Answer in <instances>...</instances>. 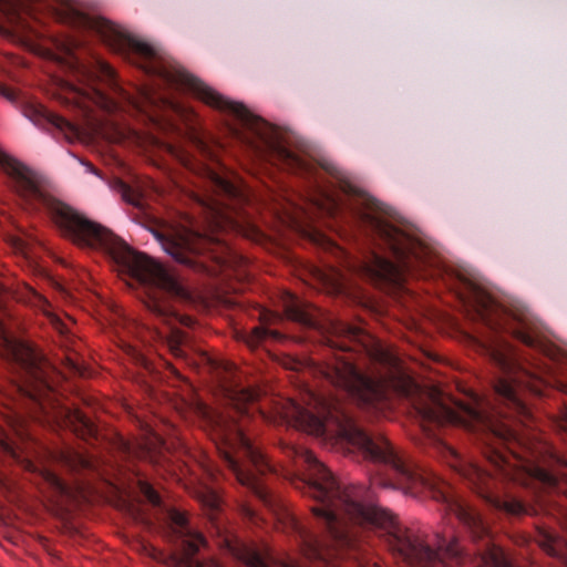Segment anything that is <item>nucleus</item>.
<instances>
[{
	"label": "nucleus",
	"instance_id": "f257e3e1",
	"mask_svg": "<svg viewBox=\"0 0 567 567\" xmlns=\"http://www.w3.org/2000/svg\"><path fill=\"white\" fill-rule=\"evenodd\" d=\"M468 307L474 320L482 322L489 336L477 340L482 352L496 369L492 379L493 401L471 392L468 401H458V426L483 432L508 443L511 455L491 449L486 458L494 473L468 461L458 452V475L493 508L513 517L540 512L560 519L567 517V458L550 447L536 453L524 442L518 430L505 422L532 417L524 392L543 394L544 381L518 361L512 344L501 337L508 333L525 346L551 358L554 346L543 324L526 309L507 310L487 292H470Z\"/></svg>",
	"mask_w": 567,
	"mask_h": 567
},
{
	"label": "nucleus",
	"instance_id": "f03ea898",
	"mask_svg": "<svg viewBox=\"0 0 567 567\" xmlns=\"http://www.w3.org/2000/svg\"><path fill=\"white\" fill-rule=\"evenodd\" d=\"M0 168L8 186L23 206L32 212L45 210L59 234L82 248L105 251L120 270L148 290L146 308L163 321L193 327L194 318L176 312L159 295L183 301L192 299L190 291L167 267L145 254L132 249L125 241L102 225L91 220L66 203L52 196L47 182L30 167L0 150Z\"/></svg>",
	"mask_w": 567,
	"mask_h": 567
},
{
	"label": "nucleus",
	"instance_id": "7ed1b4c3",
	"mask_svg": "<svg viewBox=\"0 0 567 567\" xmlns=\"http://www.w3.org/2000/svg\"><path fill=\"white\" fill-rule=\"evenodd\" d=\"M0 14L21 37L38 35L32 22L51 18L80 32L99 37L113 51L127 55L145 73L158 79V51L127 34L111 21L92 17L71 0H0Z\"/></svg>",
	"mask_w": 567,
	"mask_h": 567
},
{
	"label": "nucleus",
	"instance_id": "20e7f679",
	"mask_svg": "<svg viewBox=\"0 0 567 567\" xmlns=\"http://www.w3.org/2000/svg\"><path fill=\"white\" fill-rule=\"evenodd\" d=\"M0 352L9 374L6 384L0 385V400L6 401L2 405L11 413L8 422L13 425L22 410L32 414L37 408L49 416L54 408L55 369L33 346L4 332Z\"/></svg>",
	"mask_w": 567,
	"mask_h": 567
},
{
	"label": "nucleus",
	"instance_id": "39448f33",
	"mask_svg": "<svg viewBox=\"0 0 567 567\" xmlns=\"http://www.w3.org/2000/svg\"><path fill=\"white\" fill-rule=\"evenodd\" d=\"M205 423L220 458L236 481L249 488L266 507L277 514L280 509L279 502L260 478L271 471V465L252 445L244 426L230 415H217Z\"/></svg>",
	"mask_w": 567,
	"mask_h": 567
},
{
	"label": "nucleus",
	"instance_id": "423d86ee",
	"mask_svg": "<svg viewBox=\"0 0 567 567\" xmlns=\"http://www.w3.org/2000/svg\"><path fill=\"white\" fill-rule=\"evenodd\" d=\"M287 367L297 371L309 370L313 377L322 378L365 408L378 409L385 399L383 380L364 374L350 358L336 355L326 362H316L312 359H289Z\"/></svg>",
	"mask_w": 567,
	"mask_h": 567
},
{
	"label": "nucleus",
	"instance_id": "0eeeda50",
	"mask_svg": "<svg viewBox=\"0 0 567 567\" xmlns=\"http://www.w3.org/2000/svg\"><path fill=\"white\" fill-rule=\"evenodd\" d=\"M284 310L290 320L307 328L323 330L326 341L332 349L343 352L354 350V347L347 343L349 341L354 343L355 347L368 350L367 339L370 337L362 328L338 319H328L323 326L319 310L300 300L297 296L286 295Z\"/></svg>",
	"mask_w": 567,
	"mask_h": 567
},
{
	"label": "nucleus",
	"instance_id": "6e6552de",
	"mask_svg": "<svg viewBox=\"0 0 567 567\" xmlns=\"http://www.w3.org/2000/svg\"><path fill=\"white\" fill-rule=\"evenodd\" d=\"M206 178V193L197 196V202L212 228H221L233 221V208L226 200L244 199L243 189L228 177L202 165L198 167Z\"/></svg>",
	"mask_w": 567,
	"mask_h": 567
},
{
	"label": "nucleus",
	"instance_id": "1a4fd4ad",
	"mask_svg": "<svg viewBox=\"0 0 567 567\" xmlns=\"http://www.w3.org/2000/svg\"><path fill=\"white\" fill-rule=\"evenodd\" d=\"M162 248L176 261L199 272L214 275L216 269L206 265L204 249L210 243L198 233L153 230Z\"/></svg>",
	"mask_w": 567,
	"mask_h": 567
},
{
	"label": "nucleus",
	"instance_id": "9d476101",
	"mask_svg": "<svg viewBox=\"0 0 567 567\" xmlns=\"http://www.w3.org/2000/svg\"><path fill=\"white\" fill-rule=\"evenodd\" d=\"M167 516L175 535L182 543L181 566L205 567L204 563L195 557L200 547L206 545L204 536L189 526L184 513L173 508L168 511Z\"/></svg>",
	"mask_w": 567,
	"mask_h": 567
},
{
	"label": "nucleus",
	"instance_id": "9b49d317",
	"mask_svg": "<svg viewBox=\"0 0 567 567\" xmlns=\"http://www.w3.org/2000/svg\"><path fill=\"white\" fill-rule=\"evenodd\" d=\"M21 112L34 125L43 130H58L66 137L78 134V130L69 120L49 111L34 100L23 99L20 102Z\"/></svg>",
	"mask_w": 567,
	"mask_h": 567
},
{
	"label": "nucleus",
	"instance_id": "f8f14e48",
	"mask_svg": "<svg viewBox=\"0 0 567 567\" xmlns=\"http://www.w3.org/2000/svg\"><path fill=\"white\" fill-rule=\"evenodd\" d=\"M258 398L259 393L257 390L243 388L234 393V406L231 409L225 412H216L205 409V422H210L212 419L217 415H230L238 424H241L245 427V422L250 417V409L258 410V406H255Z\"/></svg>",
	"mask_w": 567,
	"mask_h": 567
},
{
	"label": "nucleus",
	"instance_id": "ddd939ff",
	"mask_svg": "<svg viewBox=\"0 0 567 567\" xmlns=\"http://www.w3.org/2000/svg\"><path fill=\"white\" fill-rule=\"evenodd\" d=\"M123 99L134 110L147 115L159 103L169 104L172 107H175L173 102L162 96L153 86L137 87L134 94L123 92Z\"/></svg>",
	"mask_w": 567,
	"mask_h": 567
},
{
	"label": "nucleus",
	"instance_id": "4468645a",
	"mask_svg": "<svg viewBox=\"0 0 567 567\" xmlns=\"http://www.w3.org/2000/svg\"><path fill=\"white\" fill-rule=\"evenodd\" d=\"M537 543L543 550L559 558L567 567V536H560L551 528L538 527Z\"/></svg>",
	"mask_w": 567,
	"mask_h": 567
},
{
	"label": "nucleus",
	"instance_id": "2eb2a0df",
	"mask_svg": "<svg viewBox=\"0 0 567 567\" xmlns=\"http://www.w3.org/2000/svg\"><path fill=\"white\" fill-rule=\"evenodd\" d=\"M63 421L78 436L82 439H90L97 436V427L92 420L81 410L65 409L61 412Z\"/></svg>",
	"mask_w": 567,
	"mask_h": 567
},
{
	"label": "nucleus",
	"instance_id": "dca6fc26",
	"mask_svg": "<svg viewBox=\"0 0 567 567\" xmlns=\"http://www.w3.org/2000/svg\"><path fill=\"white\" fill-rule=\"evenodd\" d=\"M80 76L87 85H94L96 82H106L110 85L116 84V74L114 69L105 61L96 58L90 66H80Z\"/></svg>",
	"mask_w": 567,
	"mask_h": 567
},
{
	"label": "nucleus",
	"instance_id": "f3484780",
	"mask_svg": "<svg viewBox=\"0 0 567 567\" xmlns=\"http://www.w3.org/2000/svg\"><path fill=\"white\" fill-rule=\"evenodd\" d=\"M58 463L71 473H81L83 471H92L95 467L94 460L81 452L72 449H64L56 454Z\"/></svg>",
	"mask_w": 567,
	"mask_h": 567
},
{
	"label": "nucleus",
	"instance_id": "a211bd4d",
	"mask_svg": "<svg viewBox=\"0 0 567 567\" xmlns=\"http://www.w3.org/2000/svg\"><path fill=\"white\" fill-rule=\"evenodd\" d=\"M53 324L61 336V344L65 348V362L70 371L82 374L81 364L79 360L78 350L75 349L78 341L74 336L71 334L65 324L58 318L53 319Z\"/></svg>",
	"mask_w": 567,
	"mask_h": 567
},
{
	"label": "nucleus",
	"instance_id": "6ab92c4d",
	"mask_svg": "<svg viewBox=\"0 0 567 567\" xmlns=\"http://www.w3.org/2000/svg\"><path fill=\"white\" fill-rule=\"evenodd\" d=\"M167 346L176 358H186V348L189 346V336L173 326L167 336Z\"/></svg>",
	"mask_w": 567,
	"mask_h": 567
},
{
	"label": "nucleus",
	"instance_id": "aec40b11",
	"mask_svg": "<svg viewBox=\"0 0 567 567\" xmlns=\"http://www.w3.org/2000/svg\"><path fill=\"white\" fill-rule=\"evenodd\" d=\"M41 475L48 485V487L53 493V497H72L73 491L71 486L65 483L59 475L50 470H43Z\"/></svg>",
	"mask_w": 567,
	"mask_h": 567
},
{
	"label": "nucleus",
	"instance_id": "412c9836",
	"mask_svg": "<svg viewBox=\"0 0 567 567\" xmlns=\"http://www.w3.org/2000/svg\"><path fill=\"white\" fill-rule=\"evenodd\" d=\"M0 456H8L13 461L23 464L29 471L37 470L35 465L31 461L22 458L14 445L4 439H0Z\"/></svg>",
	"mask_w": 567,
	"mask_h": 567
},
{
	"label": "nucleus",
	"instance_id": "4be33fe9",
	"mask_svg": "<svg viewBox=\"0 0 567 567\" xmlns=\"http://www.w3.org/2000/svg\"><path fill=\"white\" fill-rule=\"evenodd\" d=\"M197 497L203 506H205L210 512L209 515L212 517L220 507V498L218 494L212 488L204 487L203 489L198 491Z\"/></svg>",
	"mask_w": 567,
	"mask_h": 567
},
{
	"label": "nucleus",
	"instance_id": "5701e85b",
	"mask_svg": "<svg viewBox=\"0 0 567 567\" xmlns=\"http://www.w3.org/2000/svg\"><path fill=\"white\" fill-rule=\"evenodd\" d=\"M218 248L221 250L220 254L210 250V259L215 261L216 266L220 269V271H224L225 269L231 267L233 259L235 256L230 251L229 247L217 243Z\"/></svg>",
	"mask_w": 567,
	"mask_h": 567
},
{
	"label": "nucleus",
	"instance_id": "b1692460",
	"mask_svg": "<svg viewBox=\"0 0 567 567\" xmlns=\"http://www.w3.org/2000/svg\"><path fill=\"white\" fill-rule=\"evenodd\" d=\"M19 299L43 311H45V308L49 306L48 300L43 296H41L33 288L28 286L24 287Z\"/></svg>",
	"mask_w": 567,
	"mask_h": 567
},
{
	"label": "nucleus",
	"instance_id": "393cba45",
	"mask_svg": "<svg viewBox=\"0 0 567 567\" xmlns=\"http://www.w3.org/2000/svg\"><path fill=\"white\" fill-rule=\"evenodd\" d=\"M117 449L118 452L122 454L123 457H133L137 454H143L144 456H150L151 458L154 457L153 451L150 447L145 449H137V446L131 444L130 442L125 441L124 439H118L117 441Z\"/></svg>",
	"mask_w": 567,
	"mask_h": 567
},
{
	"label": "nucleus",
	"instance_id": "a878e982",
	"mask_svg": "<svg viewBox=\"0 0 567 567\" xmlns=\"http://www.w3.org/2000/svg\"><path fill=\"white\" fill-rule=\"evenodd\" d=\"M250 338L251 343L257 344L258 342H261L267 339L279 340L281 338V334L276 330H272L268 327L260 324L252 329Z\"/></svg>",
	"mask_w": 567,
	"mask_h": 567
},
{
	"label": "nucleus",
	"instance_id": "bb28decb",
	"mask_svg": "<svg viewBox=\"0 0 567 567\" xmlns=\"http://www.w3.org/2000/svg\"><path fill=\"white\" fill-rule=\"evenodd\" d=\"M240 559H243L250 567H264L261 556L255 550L245 549V553L240 555Z\"/></svg>",
	"mask_w": 567,
	"mask_h": 567
},
{
	"label": "nucleus",
	"instance_id": "cd10ccee",
	"mask_svg": "<svg viewBox=\"0 0 567 567\" xmlns=\"http://www.w3.org/2000/svg\"><path fill=\"white\" fill-rule=\"evenodd\" d=\"M123 197L124 199L137 207V208H142L143 207V202H142V197L140 194H137L136 192H134L131 187L124 185V188H123Z\"/></svg>",
	"mask_w": 567,
	"mask_h": 567
},
{
	"label": "nucleus",
	"instance_id": "c85d7f7f",
	"mask_svg": "<svg viewBox=\"0 0 567 567\" xmlns=\"http://www.w3.org/2000/svg\"><path fill=\"white\" fill-rule=\"evenodd\" d=\"M85 44V40L78 37H70L64 43H62V49L65 53L71 54L73 50L79 49Z\"/></svg>",
	"mask_w": 567,
	"mask_h": 567
},
{
	"label": "nucleus",
	"instance_id": "c756f323",
	"mask_svg": "<svg viewBox=\"0 0 567 567\" xmlns=\"http://www.w3.org/2000/svg\"><path fill=\"white\" fill-rule=\"evenodd\" d=\"M143 491L151 504H153L154 506L161 505V496L153 487H151L150 485H145Z\"/></svg>",
	"mask_w": 567,
	"mask_h": 567
},
{
	"label": "nucleus",
	"instance_id": "7c9ffc66",
	"mask_svg": "<svg viewBox=\"0 0 567 567\" xmlns=\"http://www.w3.org/2000/svg\"><path fill=\"white\" fill-rule=\"evenodd\" d=\"M0 93L11 102H19V93L9 87H2Z\"/></svg>",
	"mask_w": 567,
	"mask_h": 567
},
{
	"label": "nucleus",
	"instance_id": "2f4dec72",
	"mask_svg": "<svg viewBox=\"0 0 567 567\" xmlns=\"http://www.w3.org/2000/svg\"><path fill=\"white\" fill-rule=\"evenodd\" d=\"M181 162L183 163L184 166L188 167L189 169H196L195 164L193 163L188 155L182 154Z\"/></svg>",
	"mask_w": 567,
	"mask_h": 567
},
{
	"label": "nucleus",
	"instance_id": "473e14b6",
	"mask_svg": "<svg viewBox=\"0 0 567 567\" xmlns=\"http://www.w3.org/2000/svg\"><path fill=\"white\" fill-rule=\"evenodd\" d=\"M559 429L567 434V413L565 419L558 423Z\"/></svg>",
	"mask_w": 567,
	"mask_h": 567
},
{
	"label": "nucleus",
	"instance_id": "72a5a7b5",
	"mask_svg": "<svg viewBox=\"0 0 567 567\" xmlns=\"http://www.w3.org/2000/svg\"><path fill=\"white\" fill-rule=\"evenodd\" d=\"M86 167H87V172H91V173H94V174H96V173H97V172H96V169L94 168V166H93L92 164L87 163V164H86Z\"/></svg>",
	"mask_w": 567,
	"mask_h": 567
},
{
	"label": "nucleus",
	"instance_id": "f704fd0d",
	"mask_svg": "<svg viewBox=\"0 0 567 567\" xmlns=\"http://www.w3.org/2000/svg\"><path fill=\"white\" fill-rule=\"evenodd\" d=\"M247 515L250 517V518H254L255 516V513L251 511V509H247Z\"/></svg>",
	"mask_w": 567,
	"mask_h": 567
},
{
	"label": "nucleus",
	"instance_id": "c9c22d12",
	"mask_svg": "<svg viewBox=\"0 0 567 567\" xmlns=\"http://www.w3.org/2000/svg\"><path fill=\"white\" fill-rule=\"evenodd\" d=\"M207 361L210 362L213 368H217V363H215L213 360H210V358H207Z\"/></svg>",
	"mask_w": 567,
	"mask_h": 567
},
{
	"label": "nucleus",
	"instance_id": "e433bc0d",
	"mask_svg": "<svg viewBox=\"0 0 567 567\" xmlns=\"http://www.w3.org/2000/svg\"><path fill=\"white\" fill-rule=\"evenodd\" d=\"M157 442H158L159 447L164 446V442L161 439H157Z\"/></svg>",
	"mask_w": 567,
	"mask_h": 567
},
{
	"label": "nucleus",
	"instance_id": "4c0bfd02",
	"mask_svg": "<svg viewBox=\"0 0 567 567\" xmlns=\"http://www.w3.org/2000/svg\"><path fill=\"white\" fill-rule=\"evenodd\" d=\"M198 146L199 147H204L205 145H204V143L202 141H198Z\"/></svg>",
	"mask_w": 567,
	"mask_h": 567
},
{
	"label": "nucleus",
	"instance_id": "58836bf2",
	"mask_svg": "<svg viewBox=\"0 0 567 567\" xmlns=\"http://www.w3.org/2000/svg\"><path fill=\"white\" fill-rule=\"evenodd\" d=\"M229 370H230V365H228V364H227V365L225 367V371H229Z\"/></svg>",
	"mask_w": 567,
	"mask_h": 567
}]
</instances>
